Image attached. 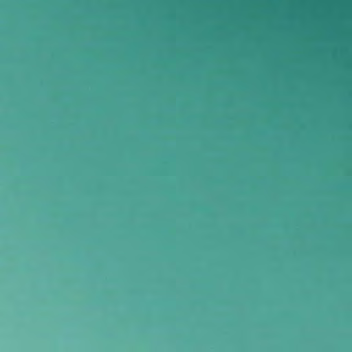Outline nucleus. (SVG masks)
I'll return each mask as SVG.
<instances>
[{
  "instance_id": "nucleus-1",
  "label": "nucleus",
  "mask_w": 352,
  "mask_h": 352,
  "mask_svg": "<svg viewBox=\"0 0 352 352\" xmlns=\"http://www.w3.org/2000/svg\"><path fill=\"white\" fill-rule=\"evenodd\" d=\"M8 157H17V158L19 160H20L21 157H22V155H8Z\"/></svg>"
},
{
  "instance_id": "nucleus-2",
  "label": "nucleus",
  "mask_w": 352,
  "mask_h": 352,
  "mask_svg": "<svg viewBox=\"0 0 352 352\" xmlns=\"http://www.w3.org/2000/svg\"><path fill=\"white\" fill-rule=\"evenodd\" d=\"M16 154H22V153H21L20 150L19 149Z\"/></svg>"
}]
</instances>
